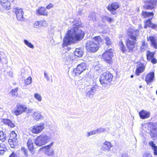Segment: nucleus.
Instances as JSON below:
<instances>
[{"label": "nucleus", "mask_w": 157, "mask_h": 157, "mask_svg": "<svg viewBox=\"0 0 157 157\" xmlns=\"http://www.w3.org/2000/svg\"><path fill=\"white\" fill-rule=\"evenodd\" d=\"M84 36V32L78 29L77 26H73L70 30H69L67 35L63 40L62 46L63 47L70 44L71 43L82 40Z\"/></svg>", "instance_id": "1"}, {"label": "nucleus", "mask_w": 157, "mask_h": 157, "mask_svg": "<svg viewBox=\"0 0 157 157\" xmlns=\"http://www.w3.org/2000/svg\"><path fill=\"white\" fill-rule=\"evenodd\" d=\"M102 42L100 36H95L91 40L87 41L86 43V48L90 52L93 53L98 51L99 48V44Z\"/></svg>", "instance_id": "2"}, {"label": "nucleus", "mask_w": 157, "mask_h": 157, "mask_svg": "<svg viewBox=\"0 0 157 157\" xmlns=\"http://www.w3.org/2000/svg\"><path fill=\"white\" fill-rule=\"evenodd\" d=\"M51 138L50 135L42 134L36 138L35 143L36 145L41 146L49 142Z\"/></svg>", "instance_id": "3"}, {"label": "nucleus", "mask_w": 157, "mask_h": 157, "mask_svg": "<svg viewBox=\"0 0 157 157\" xmlns=\"http://www.w3.org/2000/svg\"><path fill=\"white\" fill-rule=\"evenodd\" d=\"M145 126L150 132V135L153 139H157V123L150 122L144 124L143 128Z\"/></svg>", "instance_id": "4"}, {"label": "nucleus", "mask_w": 157, "mask_h": 157, "mask_svg": "<svg viewBox=\"0 0 157 157\" xmlns=\"http://www.w3.org/2000/svg\"><path fill=\"white\" fill-rule=\"evenodd\" d=\"M130 39H128L126 41L128 51L129 52H132L135 47V41L136 40V37L133 35H131L130 37Z\"/></svg>", "instance_id": "5"}, {"label": "nucleus", "mask_w": 157, "mask_h": 157, "mask_svg": "<svg viewBox=\"0 0 157 157\" xmlns=\"http://www.w3.org/2000/svg\"><path fill=\"white\" fill-rule=\"evenodd\" d=\"M113 50L112 49L106 50L102 55V59L106 62L109 63H111L113 56Z\"/></svg>", "instance_id": "6"}, {"label": "nucleus", "mask_w": 157, "mask_h": 157, "mask_svg": "<svg viewBox=\"0 0 157 157\" xmlns=\"http://www.w3.org/2000/svg\"><path fill=\"white\" fill-rule=\"evenodd\" d=\"M98 88V86L97 85H95L91 87L87 88L85 91L86 96L91 99L93 98Z\"/></svg>", "instance_id": "7"}, {"label": "nucleus", "mask_w": 157, "mask_h": 157, "mask_svg": "<svg viewBox=\"0 0 157 157\" xmlns=\"http://www.w3.org/2000/svg\"><path fill=\"white\" fill-rule=\"evenodd\" d=\"M17 134L14 131H12L10 133V138L8 140V143L10 147L12 148L15 147L17 144L18 140L17 138Z\"/></svg>", "instance_id": "8"}, {"label": "nucleus", "mask_w": 157, "mask_h": 157, "mask_svg": "<svg viewBox=\"0 0 157 157\" xmlns=\"http://www.w3.org/2000/svg\"><path fill=\"white\" fill-rule=\"evenodd\" d=\"M27 108V107L24 105L17 104L14 110L12 111V113L17 116L25 112Z\"/></svg>", "instance_id": "9"}, {"label": "nucleus", "mask_w": 157, "mask_h": 157, "mask_svg": "<svg viewBox=\"0 0 157 157\" xmlns=\"http://www.w3.org/2000/svg\"><path fill=\"white\" fill-rule=\"evenodd\" d=\"M87 66L86 63H82L78 64L76 68L73 70V72L76 75H78L86 68Z\"/></svg>", "instance_id": "10"}, {"label": "nucleus", "mask_w": 157, "mask_h": 157, "mask_svg": "<svg viewBox=\"0 0 157 157\" xmlns=\"http://www.w3.org/2000/svg\"><path fill=\"white\" fill-rule=\"evenodd\" d=\"M45 128L44 123H41L34 126L31 130V132L33 134H39Z\"/></svg>", "instance_id": "11"}, {"label": "nucleus", "mask_w": 157, "mask_h": 157, "mask_svg": "<svg viewBox=\"0 0 157 157\" xmlns=\"http://www.w3.org/2000/svg\"><path fill=\"white\" fill-rule=\"evenodd\" d=\"M13 12H15L17 18L18 20L20 21H23L24 13L22 9L17 7L13 9Z\"/></svg>", "instance_id": "12"}, {"label": "nucleus", "mask_w": 157, "mask_h": 157, "mask_svg": "<svg viewBox=\"0 0 157 157\" xmlns=\"http://www.w3.org/2000/svg\"><path fill=\"white\" fill-rule=\"evenodd\" d=\"M112 145L111 143L107 141H105L101 144V149L106 153H109L111 150Z\"/></svg>", "instance_id": "13"}, {"label": "nucleus", "mask_w": 157, "mask_h": 157, "mask_svg": "<svg viewBox=\"0 0 157 157\" xmlns=\"http://www.w3.org/2000/svg\"><path fill=\"white\" fill-rule=\"evenodd\" d=\"M120 5L117 2H114L111 4H109L107 7L108 10L110 11L112 14L116 13L115 11L119 7Z\"/></svg>", "instance_id": "14"}, {"label": "nucleus", "mask_w": 157, "mask_h": 157, "mask_svg": "<svg viewBox=\"0 0 157 157\" xmlns=\"http://www.w3.org/2000/svg\"><path fill=\"white\" fill-rule=\"evenodd\" d=\"M156 2L155 0H150L147 1L144 7L147 10H151L153 9L156 5Z\"/></svg>", "instance_id": "15"}, {"label": "nucleus", "mask_w": 157, "mask_h": 157, "mask_svg": "<svg viewBox=\"0 0 157 157\" xmlns=\"http://www.w3.org/2000/svg\"><path fill=\"white\" fill-rule=\"evenodd\" d=\"M0 4L4 9L9 10L10 8V3L8 0H0Z\"/></svg>", "instance_id": "16"}, {"label": "nucleus", "mask_w": 157, "mask_h": 157, "mask_svg": "<svg viewBox=\"0 0 157 157\" xmlns=\"http://www.w3.org/2000/svg\"><path fill=\"white\" fill-rule=\"evenodd\" d=\"M33 141L32 138L28 139L27 142V146L29 151L33 154L34 153V147H33Z\"/></svg>", "instance_id": "17"}, {"label": "nucleus", "mask_w": 157, "mask_h": 157, "mask_svg": "<svg viewBox=\"0 0 157 157\" xmlns=\"http://www.w3.org/2000/svg\"><path fill=\"white\" fill-rule=\"evenodd\" d=\"M147 40L150 41L151 45L155 49H157V39L156 36H149V37H147Z\"/></svg>", "instance_id": "18"}, {"label": "nucleus", "mask_w": 157, "mask_h": 157, "mask_svg": "<svg viewBox=\"0 0 157 157\" xmlns=\"http://www.w3.org/2000/svg\"><path fill=\"white\" fill-rule=\"evenodd\" d=\"M140 117L142 119H144L148 118L150 117V113L149 112L142 110L139 113Z\"/></svg>", "instance_id": "19"}, {"label": "nucleus", "mask_w": 157, "mask_h": 157, "mask_svg": "<svg viewBox=\"0 0 157 157\" xmlns=\"http://www.w3.org/2000/svg\"><path fill=\"white\" fill-rule=\"evenodd\" d=\"M145 66L143 64H140L137 65L136 66V75H139L140 74L143 72L144 70Z\"/></svg>", "instance_id": "20"}, {"label": "nucleus", "mask_w": 157, "mask_h": 157, "mask_svg": "<svg viewBox=\"0 0 157 157\" xmlns=\"http://www.w3.org/2000/svg\"><path fill=\"white\" fill-rule=\"evenodd\" d=\"M36 13L37 15L47 16L48 12L44 7H41L37 10Z\"/></svg>", "instance_id": "21"}, {"label": "nucleus", "mask_w": 157, "mask_h": 157, "mask_svg": "<svg viewBox=\"0 0 157 157\" xmlns=\"http://www.w3.org/2000/svg\"><path fill=\"white\" fill-rule=\"evenodd\" d=\"M2 121L6 124L7 125L11 128H13L15 126V124L13 122L8 119H2Z\"/></svg>", "instance_id": "22"}, {"label": "nucleus", "mask_w": 157, "mask_h": 157, "mask_svg": "<svg viewBox=\"0 0 157 157\" xmlns=\"http://www.w3.org/2000/svg\"><path fill=\"white\" fill-rule=\"evenodd\" d=\"M112 79H99V81L101 84H102V86L104 87L107 86V85L109 84L110 82V81H112Z\"/></svg>", "instance_id": "23"}, {"label": "nucleus", "mask_w": 157, "mask_h": 157, "mask_svg": "<svg viewBox=\"0 0 157 157\" xmlns=\"http://www.w3.org/2000/svg\"><path fill=\"white\" fill-rule=\"evenodd\" d=\"M7 150L6 145L3 143L0 144V155H2Z\"/></svg>", "instance_id": "24"}, {"label": "nucleus", "mask_w": 157, "mask_h": 157, "mask_svg": "<svg viewBox=\"0 0 157 157\" xmlns=\"http://www.w3.org/2000/svg\"><path fill=\"white\" fill-rule=\"evenodd\" d=\"M149 144L151 146L152 149L153 151L154 155H157V146L155 145V144L152 141L149 142Z\"/></svg>", "instance_id": "25"}, {"label": "nucleus", "mask_w": 157, "mask_h": 157, "mask_svg": "<svg viewBox=\"0 0 157 157\" xmlns=\"http://www.w3.org/2000/svg\"><path fill=\"white\" fill-rule=\"evenodd\" d=\"M113 77L112 75L109 71L104 72L101 76V78H113Z\"/></svg>", "instance_id": "26"}, {"label": "nucleus", "mask_w": 157, "mask_h": 157, "mask_svg": "<svg viewBox=\"0 0 157 157\" xmlns=\"http://www.w3.org/2000/svg\"><path fill=\"white\" fill-rule=\"evenodd\" d=\"M33 117L37 121H38L42 118V116L40 113L38 112H34L33 114Z\"/></svg>", "instance_id": "27"}, {"label": "nucleus", "mask_w": 157, "mask_h": 157, "mask_svg": "<svg viewBox=\"0 0 157 157\" xmlns=\"http://www.w3.org/2000/svg\"><path fill=\"white\" fill-rule=\"evenodd\" d=\"M154 14L153 12H147V11H143L142 15V16L144 18L152 16Z\"/></svg>", "instance_id": "28"}, {"label": "nucleus", "mask_w": 157, "mask_h": 157, "mask_svg": "<svg viewBox=\"0 0 157 157\" xmlns=\"http://www.w3.org/2000/svg\"><path fill=\"white\" fill-rule=\"evenodd\" d=\"M74 54L78 57H81L82 56L83 52L81 49L77 48L74 52Z\"/></svg>", "instance_id": "29"}, {"label": "nucleus", "mask_w": 157, "mask_h": 157, "mask_svg": "<svg viewBox=\"0 0 157 157\" xmlns=\"http://www.w3.org/2000/svg\"><path fill=\"white\" fill-rule=\"evenodd\" d=\"M18 88L16 87L14 89H12L10 92L9 94L13 97H17L18 95Z\"/></svg>", "instance_id": "30"}, {"label": "nucleus", "mask_w": 157, "mask_h": 157, "mask_svg": "<svg viewBox=\"0 0 157 157\" xmlns=\"http://www.w3.org/2000/svg\"><path fill=\"white\" fill-rule=\"evenodd\" d=\"M155 53L152 52H151L149 51H147V60L149 61L151 59L153 58L154 56Z\"/></svg>", "instance_id": "31"}, {"label": "nucleus", "mask_w": 157, "mask_h": 157, "mask_svg": "<svg viewBox=\"0 0 157 157\" xmlns=\"http://www.w3.org/2000/svg\"><path fill=\"white\" fill-rule=\"evenodd\" d=\"M53 142L51 143L50 144L45 147H43L40 149V150H42L43 149H45V151L46 152H47V151L50 150L51 147L53 146Z\"/></svg>", "instance_id": "32"}, {"label": "nucleus", "mask_w": 157, "mask_h": 157, "mask_svg": "<svg viewBox=\"0 0 157 157\" xmlns=\"http://www.w3.org/2000/svg\"><path fill=\"white\" fill-rule=\"evenodd\" d=\"M33 26L34 28L38 29L41 27L40 21H36L33 25Z\"/></svg>", "instance_id": "33"}, {"label": "nucleus", "mask_w": 157, "mask_h": 157, "mask_svg": "<svg viewBox=\"0 0 157 157\" xmlns=\"http://www.w3.org/2000/svg\"><path fill=\"white\" fill-rule=\"evenodd\" d=\"M6 135L5 133L2 131H0V140L3 141L6 140Z\"/></svg>", "instance_id": "34"}, {"label": "nucleus", "mask_w": 157, "mask_h": 157, "mask_svg": "<svg viewBox=\"0 0 157 157\" xmlns=\"http://www.w3.org/2000/svg\"><path fill=\"white\" fill-rule=\"evenodd\" d=\"M24 42L25 44L29 47L32 49L34 48V45H33L31 43L29 42L26 39L24 40Z\"/></svg>", "instance_id": "35"}, {"label": "nucleus", "mask_w": 157, "mask_h": 157, "mask_svg": "<svg viewBox=\"0 0 157 157\" xmlns=\"http://www.w3.org/2000/svg\"><path fill=\"white\" fill-rule=\"evenodd\" d=\"M103 20H105L109 23H110L113 21V18L106 16H105L102 17Z\"/></svg>", "instance_id": "36"}, {"label": "nucleus", "mask_w": 157, "mask_h": 157, "mask_svg": "<svg viewBox=\"0 0 157 157\" xmlns=\"http://www.w3.org/2000/svg\"><path fill=\"white\" fill-rule=\"evenodd\" d=\"M147 46V44L144 41H142V46L140 47V49L142 52L144 51L146 48Z\"/></svg>", "instance_id": "37"}, {"label": "nucleus", "mask_w": 157, "mask_h": 157, "mask_svg": "<svg viewBox=\"0 0 157 157\" xmlns=\"http://www.w3.org/2000/svg\"><path fill=\"white\" fill-rule=\"evenodd\" d=\"M152 24L151 19H149L148 20H147L145 22V25L144 26V28H146L147 27H151Z\"/></svg>", "instance_id": "38"}, {"label": "nucleus", "mask_w": 157, "mask_h": 157, "mask_svg": "<svg viewBox=\"0 0 157 157\" xmlns=\"http://www.w3.org/2000/svg\"><path fill=\"white\" fill-rule=\"evenodd\" d=\"M119 45L120 49L123 52H125L126 50L125 47L122 41H120L119 42Z\"/></svg>", "instance_id": "39"}, {"label": "nucleus", "mask_w": 157, "mask_h": 157, "mask_svg": "<svg viewBox=\"0 0 157 157\" xmlns=\"http://www.w3.org/2000/svg\"><path fill=\"white\" fill-rule=\"evenodd\" d=\"M154 72H151L147 75L145 78H154Z\"/></svg>", "instance_id": "40"}, {"label": "nucleus", "mask_w": 157, "mask_h": 157, "mask_svg": "<svg viewBox=\"0 0 157 157\" xmlns=\"http://www.w3.org/2000/svg\"><path fill=\"white\" fill-rule=\"evenodd\" d=\"M97 133H101L104 132L105 131V129L104 128L101 127L95 129Z\"/></svg>", "instance_id": "41"}, {"label": "nucleus", "mask_w": 157, "mask_h": 157, "mask_svg": "<svg viewBox=\"0 0 157 157\" xmlns=\"http://www.w3.org/2000/svg\"><path fill=\"white\" fill-rule=\"evenodd\" d=\"M97 134L96 130H93L90 131L86 133V136L88 137L92 135H94Z\"/></svg>", "instance_id": "42"}, {"label": "nucleus", "mask_w": 157, "mask_h": 157, "mask_svg": "<svg viewBox=\"0 0 157 157\" xmlns=\"http://www.w3.org/2000/svg\"><path fill=\"white\" fill-rule=\"evenodd\" d=\"M28 74V71L26 70L25 68H23L21 70V75L24 78H25V75H26Z\"/></svg>", "instance_id": "43"}, {"label": "nucleus", "mask_w": 157, "mask_h": 157, "mask_svg": "<svg viewBox=\"0 0 157 157\" xmlns=\"http://www.w3.org/2000/svg\"><path fill=\"white\" fill-rule=\"evenodd\" d=\"M34 98L39 101H41L42 100L40 94L37 93H36L34 94Z\"/></svg>", "instance_id": "44"}, {"label": "nucleus", "mask_w": 157, "mask_h": 157, "mask_svg": "<svg viewBox=\"0 0 157 157\" xmlns=\"http://www.w3.org/2000/svg\"><path fill=\"white\" fill-rule=\"evenodd\" d=\"M89 18L90 20L94 21L95 20V15L94 13H92L89 16Z\"/></svg>", "instance_id": "45"}, {"label": "nucleus", "mask_w": 157, "mask_h": 157, "mask_svg": "<svg viewBox=\"0 0 157 157\" xmlns=\"http://www.w3.org/2000/svg\"><path fill=\"white\" fill-rule=\"evenodd\" d=\"M41 26L47 27L48 25V22L45 20L40 21Z\"/></svg>", "instance_id": "46"}, {"label": "nucleus", "mask_w": 157, "mask_h": 157, "mask_svg": "<svg viewBox=\"0 0 157 157\" xmlns=\"http://www.w3.org/2000/svg\"><path fill=\"white\" fill-rule=\"evenodd\" d=\"M62 57L65 58L66 60L68 61L70 59L69 58V54L67 52L65 53L63 55Z\"/></svg>", "instance_id": "47"}, {"label": "nucleus", "mask_w": 157, "mask_h": 157, "mask_svg": "<svg viewBox=\"0 0 157 157\" xmlns=\"http://www.w3.org/2000/svg\"><path fill=\"white\" fill-rule=\"evenodd\" d=\"M105 42L106 44L108 45H111L112 44L111 40L110 39L109 37H106L105 38Z\"/></svg>", "instance_id": "48"}, {"label": "nucleus", "mask_w": 157, "mask_h": 157, "mask_svg": "<svg viewBox=\"0 0 157 157\" xmlns=\"http://www.w3.org/2000/svg\"><path fill=\"white\" fill-rule=\"evenodd\" d=\"M32 79H25V85H28L31 83Z\"/></svg>", "instance_id": "49"}, {"label": "nucleus", "mask_w": 157, "mask_h": 157, "mask_svg": "<svg viewBox=\"0 0 157 157\" xmlns=\"http://www.w3.org/2000/svg\"><path fill=\"white\" fill-rule=\"evenodd\" d=\"M153 79H145V81L147 84L150 85L152 82Z\"/></svg>", "instance_id": "50"}, {"label": "nucleus", "mask_w": 157, "mask_h": 157, "mask_svg": "<svg viewBox=\"0 0 157 157\" xmlns=\"http://www.w3.org/2000/svg\"><path fill=\"white\" fill-rule=\"evenodd\" d=\"M53 150L52 149H50L46 152L49 156L52 155L53 154Z\"/></svg>", "instance_id": "51"}, {"label": "nucleus", "mask_w": 157, "mask_h": 157, "mask_svg": "<svg viewBox=\"0 0 157 157\" xmlns=\"http://www.w3.org/2000/svg\"><path fill=\"white\" fill-rule=\"evenodd\" d=\"M149 61H151V63L153 64H155L157 63V59L155 58H154V57L151 59Z\"/></svg>", "instance_id": "52"}, {"label": "nucleus", "mask_w": 157, "mask_h": 157, "mask_svg": "<svg viewBox=\"0 0 157 157\" xmlns=\"http://www.w3.org/2000/svg\"><path fill=\"white\" fill-rule=\"evenodd\" d=\"M143 157H152L151 155L148 152H145L143 155Z\"/></svg>", "instance_id": "53"}, {"label": "nucleus", "mask_w": 157, "mask_h": 157, "mask_svg": "<svg viewBox=\"0 0 157 157\" xmlns=\"http://www.w3.org/2000/svg\"><path fill=\"white\" fill-rule=\"evenodd\" d=\"M21 151H22L25 155L27 156L28 150L24 147H22L21 149Z\"/></svg>", "instance_id": "54"}, {"label": "nucleus", "mask_w": 157, "mask_h": 157, "mask_svg": "<svg viewBox=\"0 0 157 157\" xmlns=\"http://www.w3.org/2000/svg\"><path fill=\"white\" fill-rule=\"evenodd\" d=\"M53 6V5L51 4H50L46 6V8L48 9H50L52 8Z\"/></svg>", "instance_id": "55"}, {"label": "nucleus", "mask_w": 157, "mask_h": 157, "mask_svg": "<svg viewBox=\"0 0 157 157\" xmlns=\"http://www.w3.org/2000/svg\"><path fill=\"white\" fill-rule=\"evenodd\" d=\"M151 27L152 28L155 29L157 27V24H152Z\"/></svg>", "instance_id": "56"}, {"label": "nucleus", "mask_w": 157, "mask_h": 157, "mask_svg": "<svg viewBox=\"0 0 157 157\" xmlns=\"http://www.w3.org/2000/svg\"><path fill=\"white\" fill-rule=\"evenodd\" d=\"M17 157V155L13 152L9 156V157Z\"/></svg>", "instance_id": "57"}, {"label": "nucleus", "mask_w": 157, "mask_h": 157, "mask_svg": "<svg viewBox=\"0 0 157 157\" xmlns=\"http://www.w3.org/2000/svg\"><path fill=\"white\" fill-rule=\"evenodd\" d=\"M33 110L31 109H28L27 113H30L32 112Z\"/></svg>", "instance_id": "58"}, {"label": "nucleus", "mask_w": 157, "mask_h": 157, "mask_svg": "<svg viewBox=\"0 0 157 157\" xmlns=\"http://www.w3.org/2000/svg\"><path fill=\"white\" fill-rule=\"evenodd\" d=\"M122 157H128V155L127 154L124 153L122 155Z\"/></svg>", "instance_id": "59"}, {"label": "nucleus", "mask_w": 157, "mask_h": 157, "mask_svg": "<svg viewBox=\"0 0 157 157\" xmlns=\"http://www.w3.org/2000/svg\"><path fill=\"white\" fill-rule=\"evenodd\" d=\"M78 13H79V14H80V15H81V16H82V15H84V14L83 13L82 14V11L79 10L78 12Z\"/></svg>", "instance_id": "60"}, {"label": "nucleus", "mask_w": 157, "mask_h": 157, "mask_svg": "<svg viewBox=\"0 0 157 157\" xmlns=\"http://www.w3.org/2000/svg\"><path fill=\"white\" fill-rule=\"evenodd\" d=\"M44 75L45 78H48V75L45 72H44Z\"/></svg>", "instance_id": "61"}, {"label": "nucleus", "mask_w": 157, "mask_h": 157, "mask_svg": "<svg viewBox=\"0 0 157 157\" xmlns=\"http://www.w3.org/2000/svg\"><path fill=\"white\" fill-rule=\"evenodd\" d=\"M98 67V66H96L95 67H94V68L96 70H98V69H97V68Z\"/></svg>", "instance_id": "62"}, {"label": "nucleus", "mask_w": 157, "mask_h": 157, "mask_svg": "<svg viewBox=\"0 0 157 157\" xmlns=\"http://www.w3.org/2000/svg\"><path fill=\"white\" fill-rule=\"evenodd\" d=\"M130 77L131 78H133V75H132Z\"/></svg>", "instance_id": "63"}, {"label": "nucleus", "mask_w": 157, "mask_h": 157, "mask_svg": "<svg viewBox=\"0 0 157 157\" xmlns=\"http://www.w3.org/2000/svg\"><path fill=\"white\" fill-rule=\"evenodd\" d=\"M27 78H28V79H29V78H32L31 77H28Z\"/></svg>", "instance_id": "64"}]
</instances>
